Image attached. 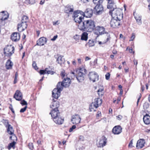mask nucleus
Listing matches in <instances>:
<instances>
[{
  "instance_id": "13d9d810",
  "label": "nucleus",
  "mask_w": 150,
  "mask_h": 150,
  "mask_svg": "<svg viewBox=\"0 0 150 150\" xmlns=\"http://www.w3.org/2000/svg\"><path fill=\"white\" fill-rule=\"evenodd\" d=\"M141 96H142V95H141V94H140V96H139V98H138L137 99V105H138V103H139V100L140 99V98L141 97Z\"/></svg>"
},
{
  "instance_id": "9d476101",
  "label": "nucleus",
  "mask_w": 150,
  "mask_h": 150,
  "mask_svg": "<svg viewBox=\"0 0 150 150\" xmlns=\"http://www.w3.org/2000/svg\"><path fill=\"white\" fill-rule=\"evenodd\" d=\"M75 22L78 23L79 28L81 30L85 31L86 29V22L83 21L82 19H74Z\"/></svg>"
},
{
  "instance_id": "a18cd8bd",
  "label": "nucleus",
  "mask_w": 150,
  "mask_h": 150,
  "mask_svg": "<svg viewBox=\"0 0 150 150\" xmlns=\"http://www.w3.org/2000/svg\"><path fill=\"white\" fill-rule=\"evenodd\" d=\"M60 23V21L59 20H58L56 21H53V25H58Z\"/></svg>"
},
{
  "instance_id": "de8ad7c7",
  "label": "nucleus",
  "mask_w": 150,
  "mask_h": 150,
  "mask_svg": "<svg viewBox=\"0 0 150 150\" xmlns=\"http://www.w3.org/2000/svg\"><path fill=\"white\" fill-rule=\"evenodd\" d=\"M28 147L29 149L32 150L33 148V145L32 143H30L29 144Z\"/></svg>"
},
{
  "instance_id": "774afa93",
  "label": "nucleus",
  "mask_w": 150,
  "mask_h": 150,
  "mask_svg": "<svg viewBox=\"0 0 150 150\" xmlns=\"http://www.w3.org/2000/svg\"><path fill=\"white\" fill-rule=\"evenodd\" d=\"M145 132L148 133L150 134V129H147L145 130Z\"/></svg>"
},
{
  "instance_id": "4be33fe9",
  "label": "nucleus",
  "mask_w": 150,
  "mask_h": 150,
  "mask_svg": "<svg viewBox=\"0 0 150 150\" xmlns=\"http://www.w3.org/2000/svg\"><path fill=\"white\" fill-rule=\"evenodd\" d=\"M122 128L120 126H116L114 127L112 131L113 133L115 134H118L122 132Z\"/></svg>"
},
{
  "instance_id": "9b49d317",
  "label": "nucleus",
  "mask_w": 150,
  "mask_h": 150,
  "mask_svg": "<svg viewBox=\"0 0 150 150\" xmlns=\"http://www.w3.org/2000/svg\"><path fill=\"white\" fill-rule=\"evenodd\" d=\"M84 12L81 11L77 10L74 11L72 14V17L74 19L78 18V19H83Z\"/></svg>"
},
{
  "instance_id": "4468645a",
  "label": "nucleus",
  "mask_w": 150,
  "mask_h": 150,
  "mask_svg": "<svg viewBox=\"0 0 150 150\" xmlns=\"http://www.w3.org/2000/svg\"><path fill=\"white\" fill-rule=\"evenodd\" d=\"M81 120V118L78 115H73L71 120V121L74 124H77L79 123Z\"/></svg>"
},
{
  "instance_id": "e433bc0d",
  "label": "nucleus",
  "mask_w": 150,
  "mask_h": 150,
  "mask_svg": "<svg viewBox=\"0 0 150 150\" xmlns=\"http://www.w3.org/2000/svg\"><path fill=\"white\" fill-rule=\"evenodd\" d=\"M87 44L89 47H92L94 45V41L93 40H89Z\"/></svg>"
},
{
  "instance_id": "7c9ffc66",
  "label": "nucleus",
  "mask_w": 150,
  "mask_h": 150,
  "mask_svg": "<svg viewBox=\"0 0 150 150\" xmlns=\"http://www.w3.org/2000/svg\"><path fill=\"white\" fill-rule=\"evenodd\" d=\"M97 92L99 96L100 97H102L104 93V88L102 86L98 90Z\"/></svg>"
},
{
  "instance_id": "39448f33",
  "label": "nucleus",
  "mask_w": 150,
  "mask_h": 150,
  "mask_svg": "<svg viewBox=\"0 0 150 150\" xmlns=\"http://www.w3.org/2000/svg\"><path fill=\"white\" fill-rule=\"evenodd\" d=\"M14 47L11 45H8L4 49V53L5 56L10 57L14 53Z\"/></svg>"
},
{
  "instance_id": "412c9836",
  "label": "nucleus",
  "mask_w": 150,
  "mask_h": 150,
  "mask_svg": "<svg viewBox=\"0 0 150 150\" xmlns=\"http://www.w3.org/2000/svg\"><path fill=\"white\" fill-rule=\"evenodd\" d=\"M11 38L12 41L15 42L19 40L20 39L19 33L16 32L13 33L11 35Z\"/></svg>"
},
{
  "instance_id": "f257e3e1",
  "label": "nucleus",
  "mask_w": 150,
  "mask_h": 150,
  "mask_svg": "<svg viewBox=\"0 0 150 150\" xmlns=\"http://www.w3.org/2000/svg\"><path fill=\"white\" fill-rule=\"evenodd\" d=\"M71 84V80L69 78L67 77L63 79L61 82H59L57 86V88H55L52 91V96L53 98L57 99L60 96V92L63 90V87H68Z\"/></svg>"
},
{
  "instance_id": "58836bf2",
  "label": "nucleus",
  "mask_w": 150,
  "mask_h": 150,
  "mask_svg": "<svg viewBox=\"0 0 150 150\" xmlns=\"http://www.w3.org/2000/svg\"><path fill=\"white\" fill-rule=\"evenodd\" d=\"M65 75L66 74L64 70H63L61 72L60 75L62 79H63L64 78H65Z\"/></svg>"
},
{
  "instance_id": "aec40b11",
  "label": "nucleus",
  "mask_w": 150,
  "mask_h": 150,
  "mask_svg": "<svg viewBox=\"0 0 150 150\" xmlns=\"http://www.w3.org/2000/svg\"><path fill=\"white\" fill-rule=\"evenodd\" d=\"M47 41V38L44 37H42L37 41V45L39 46H43L45 44Z\"/></svg>"
},
{
  "instance_id": "49530a36",
  "label": "nucleus",
  "mask_w": 150,
  "mask_h": 150,
  "mask_svg": "<svg viewBox=\"0 0 150 150\" xmlns=\"http://www.w3.org/2000/svg\"><path fill=\"white\" fill-rule=\"evenodd\" d=\"M76 128V126L75 125H73L72 126V127L70 128L69 130V132H72L73 130L75 129Z\"/></svg>"
},
{
  "instance_id": "b1692460",
  "label": "nucleus",
  "mask_w": 150,
  "mask_h": 150,
  "mask_svg": "<svg viewBox=\"0 0 150 150\" xmlns=\"http://www.w3.org/2000/svg\"><path fill=\"white\" fill-rule=\"evenodd\" d=\"M145 144V142L144 140L143 139H141L137 141L136 147L138 149H141L144 146Z\"/></svg>"
},
{
  "instance_id": "ddd939ff",
  "label": "nucleus",
  "mask_w": 150,
  "mask_h": 150,
  "mask_svg": "<svg viewBox=\"0 0 150 150\" xmlns=\"http://www.w3.org/2000/svg\"><path fill=\"white\" fill-rule=\"evenodd\" d=\"M107 142V138L104 136H102L97 143V146L98 147H103L106 145Z\"/></svg>"
},
{
  "instance_id": "c85d7f7f",
  "label": "nucleus",
  "mask_w": 150,
  "mask_h": 150,
  "mask_svg": "<svg viewBox=\"0 0 150 150\" xmlns=\"http://www.w3.org/2000/svg\"><path fill=\"white\" fill-rule=\"evenodd\" d=\"M143 120L145 124L148 125L150 123V116L149 115L146 114L143 117Z\"/></svg>"
},
{
  "instance_id": "f8f14e48",
  "label": "nucleus",
  "mask_w": 150,
  "mask_h": 150,
  "mask_svg": "<svg viewBox=\"0 0 150 150\" xmlns=\"http://www.w3.org/2000/svg\"><path fill=\"white\" fill-rule=\"evenodd\" d=\"M24 19H22L21 23L18 24L17 29L19 31L21 32L23 31L27 27V25L26 21H24Z\"/></svg>"
},
{
  "instance_id": "a878e982",
  "label": "nucleus",
  "mask_w": 150,
  "mask_h": 150,
  "mask_svg": "<svg viewBox=\"0 0 150 150\" xmlns=\"http://www.w3.org/2000/svg\"><path fill=\"white\" fill-rule=\"evenodd\" d=\"M54 122L57 124L61 125L62 124L64 121V119L62 118L60 115L53 119Z\"/></svg>"
},
{
  "instance_id": "72a5a7b5",
  "label": "nucleus",
  "mask_w": 150,
  "mask_h": 150,
  "mask_svg": "<svg viewBox=\"0 0 150 150\" xmlns=\"http://www.w3.org/2000/svg\"><path fill=\"white\" fill-rule=\"evenodd\" d=\"M16 143V142L14 141L11 143H10L8 144V149L9 150H10L11 147L14 148L15 146V145Z\"/></svg>"
},
{
  "instance_id": "20e7f679",
  "label": "nucleus",
  "mask_w": 150,
  "mask_h": 150,
  "mask_svg": "<svg viewBox=\"0 0 150 150\" xmlns=\"http://www.w3.org/2000/svg\"><path fill=\"white\" fill-rule=\"evenodd\" d=\"M86 29L89 32H92L95 28V23L91 19L85 21Z\"/></svg>"
},
{
  "instance_id": "2f4dec72",
  "label": "nucleus",
  "mask_w": 150,
  "mask_h": 150,
  "mask_svg": "<svg viewBox=\"0 0 150 150\" xmlns=\"http://www.w3.org/2000/svg\"><path fill=\"white\" fill-rule=\"evenodd\" d=\"M63 57V56H59L58 57L57 59V61L58 62V64H61L64 63L65 60Z\"/></svg>"
},
{
  "instance_id": "e2e57ef3",
  "label": "nucleus",
  "mask_w": 150,
  "mask_h": 150,
  "mask_svg": "<svg viewBox=\"0 0 150 150\" xmlns=\"http://www.w3.org/2000/svg\"><path fill=\"white\" fill-rule=\"evenodd\" d=\"M9 108L10 109V110H11V111L13 113H14V110H13V108H12V106L11 107H9Z\"/></svg>"
},
{
  "instance_id": "393cba45",
  "label": "nucleus",
  "mask_w": 150,
  "mask_h": 150,
  "mask_svg": "<svg viewBox=\"0 0 150 150\" xmlns=\"http://www.w3.org/2000/svg\"><path fill=\"white\" fill-rule=\"evenodd\" d=\"M59 106V103L58 101H55L54 99L53 100L52 102L51 103L50 105L51 108H52L53 110L58 109Z\"/></svg>"
},
{
  "instance_id": "2eb2a0df",
  "label": "nucleus",
  "mask_w": 150,
  "mask_h": 150,
  "mask_svg": "<svg viewBox=\"0 0 150 150\" xmlns=\"http://www.w3.org/2000/svg\"><path fill=\"white\" fill-rule=\"evenodd\" d=\"M74 10V6L73 5H68L66 6L65 8L64 11L65 13L69 15L71 14Z\"/></svg>"
},
{
  "instance_id": "603ef678",
  "label": "nucleus",
  "mask_w": 150,
  "mask_h": 150,
  "mask_svg": "<svg viewBox=\"0 0 150 150\" xmlns=\"http://www.w3.org/2000/svg\"><path fill=\"white\" fill-rule=\"evenodd\" d=\"M6 19H0V22L1 24L2 25H4L5 24V20Z\"/></svg>"
},
{
  "instance_id": "0eeeda50",
  "label": "nucleus",
  "mask_w": 150,
  "mask_h": 150,
  "mask_svg": "<svg viewBox=\"0 0 150 150\" xmlns=\"http://www.w3.org/2000/svg\"><path fill=\"white\" fill-rule=\"evenodd\" d=\"M95 29L94 33L98 36L104 33H107V32L105 31V28L103 26H97L96 27Z\"/></svg>"
},
{
  "instance_id": "7ed1b4c3",
  "label": "nucleus",
  "mask_w": 150,
  "mask_h": 150,
  "mask_svg": "<svg viewBox=\"0 0 150 150\" xmlns=\"http://www.w3.org/2000/svg\"><path fill=\"white\" fill-rule=\"evenodd\" d=\"M87 70L84 68H80L76 71V78L79 82H82L84 80V76L86 74Z\"/></svg>"
},
{
  "instance_id": "8fccbe9b",
  "label": "nucleus",
  "mask_w": 150,
  "mask_h": 150,
  "mask_svg": "<svg viewBox=\"0 0 150 150\" xmlns=\"http://www.w3.org/2000/svg\"><path fill=\"white\" fill-rule=\"evenodd\" d=\"M133 139L131 140L130 142L129 143L128 145V146L129 147L132 148V147H133V146L132 145L133 144Z\"/></svg>"
},
{
  "instance_id": "6e6552de",
  "label": "nucleus",
  "mask_w": 150,
  "mask_h": 150,
  "mask_svg": "<svg viewBox=\"0 0 150 150\" xmlns=\"http://www.w3.org/2000/svg\"><path fill=\"white\" fill-rule=\"evenodd\" d=\"M88 77L89 79L93 82L98 81L99 79V76L95 71L90 72L88 74Z\"/></svg>"
},
{
  "instance_id": "5701e85b",
  "label": "nucleus",
  "mask_w": 150,
  "mask_h": 150,
  "mask_svg": "<svg viewBox=\"0 0 150 150\" xmlns=\"http://www.w3.org/2000/svg\"><path fill=\"white\" fill-rule=\"evenodd\" d=\"M13 97L17 100H21L22 99V95L19 90H17L16 92Z\"/></svg>"
},
{
  "instance_id": "37998d69",
  "label": "nucleus",
  "mask_w": 150,
  "mask_h": 150,
  "mask_svg": "<svg viewBox=\"0 0 150 150\" xmlns=\"http://www.w3.org/2000/svg\"><path fill=\"white\" fill-rule=\"evenodd\" d=\"M110 74L109 73H107L105 75V78L106 80H108L110 79Z\"/></svg>"
},
{
  "instance_id": "f704fd0d",
  "label": "nucleus",
  "mask_w": 150,
  "mask_h": 150,
  "mask_svg": "<svg viewBox=\"0 0 150 150\" xmlns=\"http://www.w3.org/2000/svg\"><path fill=\"white\" fill-rule=\"evenodd\" d=\"M25 3L27 4H32L35 3V0H25Z\"/></svg>"
},
{
  "instance_id": "6ab92c4d",
  "label": "nucleus",
  "mask_w": 150,
  "mask_h": 150,
  "mask_svg": "<svg viewBox=\"0 0 150 150\" xmlns=\"http://www.w3.org/2000/svg\"><path fill=\"white\" fill-rule=\"evenodd\" d=\"M50 114L51 115L53 119L60 116V112L58 109L52 110L51 111Z\"/></svg>"
},
{
  "instance_id": "338daca9",
  "label": "nucleus",
  "mask_w": 150,
  "mask_h": 150,
  "mask_svg": "<svg viewBox=\"0 0 150 150\" xmlns=\"http://www.w3.org/2000/svg\"><path fill=\"white\" fill-rule=\"evenodd\" d=\"M91 58L88 57H86L85 58V61H87L88 60H90Z\"/></svg>"
},
{
  "instance_id": "69168bd1",
  "label": "nucleus",
  "mask_w": 150,
  "mask_h": 150,
  "mask_svg": "<svg viewBox=\"0 0 150 150\" xmlns=\"http://www.w3.org/2000/svg\"><path fill=\"white\" fill-rule=\"evenodd\" d=\"M134 62L135 65H137V60H134Z\"/></svg>"
},
{
  "instance_id": "0e129e2a",
  "label": "nucleus",
  "mask_w": 150,
  "mask_h": 150,
  "mask_svg": "<svg viewBox=\"0 0 150 150\" xmlns=\"http://www.w3.org/2000/svg\"><path fill=\"white\" fill-rule=\"evenodd\" d=\"M17 82V78H16V77H15V79H14V84L16 83Z\"/></svg>"
},
{
  "instance_id": "a19ab883",
  "label": "nucleus",
  "mask_w": 150,
  "mask_h": 150,
  "mask_svg": "<svg viewBox=\"0 0 150 150\" xmlns=\"http://www.w3.org/2000/svg\"><path fill=\"white\" fill-rule=\"evenodd\" d=\"M135 37V35L134 33H133L132 34V36L130 38V39L129 40V41H133Z\"/></svg>"
},
{
  "instance_id": "dca6fc26",
  "label": "nucleus",
  "mask_w": 150,
  "mask_h": 150,
  "mask_svg": "<svg viewBox=\"0 0 150 150\" xmlns=\"http://www.w3.org/2000/svg\"><path fill=\"white\" fill-rule=\"evenodd\" d=\"M120 24V19H111L110 22V26L113 28L117 27Z\"/></svg>"
},
{
  "instance_id": "423d86ee",
  "label": "nucleus",
  "mask_w": 150,
  "mask_h": 150,
  "mask_svg": "<svg viewBox=\"0 0 150 150\" xmlns=\"http://www.w3.org/2000/svg\"><path fill=\"white\" fill-rule=\"evenodd\" d=\"M5 123H6L8 125V128L7 131L8 133L10 135H12V136L10 137V139L11 140H16V137L14 134V131L12 127L10 124H8V121L7 120H4Z\"/></svg>"
},
{
  "instance_id": "052dcab7",
  "label": "nucleus",
  "mask_w": 150,
  "mask_h": 150,
  "mask_svg": "<svg viewBox=\"0 0 150 150\" xmlns=\"http://www.w3.org/2000/svg\"><path fill=\"white\" fill-rule=\"evenodd\" d=\"M97 113H98V114L96 115V117H100L101 116V112H100L98 111V112Z\"/></svg>"
},
{
  "instance_id": "5fc2aeb1",
  "label": "nucleus",
  "mask_w": 150,
  "mask_h": 150,
  "mask_svg": "<svg viewBox=\"0 0 150 150\" xmlns=\"http://www.w3.org/2000/svg\"><path fill=\"white\" fill-rule=\"evenodd\" d=\"M117 119L118 120H120L122 118V116L121 115H119L118 116H117Z\"/></svg>"
},
{
  "instance_id": "c9c22d12",
  "label": "nucleus",
  "mask_w": 150,
  "mask_h": 150,
  "mask_svg": "<svg viewBox=\"0 0 150 150\" xmlns=\"http://www.w3.org/2000/svg\"><path fill=\"white\" fill-rule=\"evenodd\" d=\"M103 0H93V2L95 4H101Z\"/></svg>"
},
{
  "instance_id": "bf43d9fd",
  "label": "nucleus",
  "mask_w": 150,
  "mask_h": 150,
  "mask_svg": "<svg viewBox=\"0 0 150 150\" xmlns=\"http://www.w3.org/2000/svg\"><path fill=\"white\" fill-rule=\"evenodd\" d=\"M134 18L135 19H138L139 18H142V16H136L135 15V14H134Z\"/></svg>"
},
{
  "instance_id": "6e6d98bb",
  "label": "nucleus",
  "mask_w": 150,
  "mask_h": 150,
  "mask_svg": "<svg viewBox=\"0 0 150 150\" xmlns=\"http://www.w3.org/2000/svg\"><path fill=\"white\" fill-rule=\"evenodd\" d=\"M58 35H56L54 36L53 38L51 39V40L52 41H54L57 38Z\"/></svg>"
},
{
  "instance_id": "a211bd4d",
  "label": "nucleus",
  "mask_w": 150,
  "mask_h": 150,
  "mask_svg": "<svg viewBox=\"0 0 150 150\" xmlns=\"http://www.w3.org/2000/svg\"><path fill=\"white\" fill-rule=\"evenodd\" d=\"M93 14V11L92 9L90 8L87 9L84 14H83V18L85 17L86 18H90Z\"/></svg>"
},
{
  "instance_id": "f03ea898",
  "label": "nucleus",
  "mask_w": 150,
  "mask_h": 150,
  "mask_svg": "<svg viewBox=\"0 0 150 150\" xmlns=\"http://www.w3.org/2000/svg\"><path fill=\"white\" fill-rule=\"evenodd\" d=\"M109 14L111 15L112 19H121L123 17V13L119 8H113L109 11Z\"/></svg>"
},
{
  "instance_id": "473e14b6",
  "label": "nucleus",
  "mask_w": 150,
  "mask_h": 150,
  "mask_svg": "<svg viewBox=\"0 0 150 150\" xmlns=\"http://www.w3.org/2000/svg\"><path fill=\"white\" fill-rule=\"evenodd\" d=\"M88 34L86 32H83L82 34L81 37V39L82 40L86 41L87 40L88 38Z\"/></svg>"
},
{
  "instance_id": "4d7b16f0",
  "label": "nucleus",
  "mask_w": 150,
  "mask_h": 150,
  "mask_svg": "<svg viewBox=\"0 0 150 150\" xmlns=\"http://www.w3.org/2000/svg\"><path fill=\"white\" fill-rule=\"evenodd\" d=\"M79 140L83 141L84 140V138L83 136H79Z\"/></svg>"
},
{
  "instance_id": "1a4fd4ad",
  "label": "nucleus",
  "mask_w": 150,
  "mask_h": 150,
  "mask_svg": "<svg viewBox=\"0 0 150 150\" xmlns=\"http://www.w3.org/2000/svg\"><path fill=\"white\" fill-rule=\"evenodd\" d=\"M102 103V99L99 98H95L94 100V102L93 103L91 106H90L89 108L91 111H92L93 109V107H94L96 108L98 107L99 105H100Z\"/></svg>"
},
{
  "instance_id": "c756f323",
  "label": "nucleus",
  "mask_w": 150,
  "mask_h": 150,
  "mask_svg": "<svg viewBox=\"0 0 150 150\" xmlns=\"http://www.w3.org/2000/svg\"><path fill=\"white\" fill-rule=\"evenodd\" d=\"M13 65V63L9 59L8 60L6 63V67L8 69H12Z\"/></svg>"
},
{
  "instance_id": "680f3d73",
  "label": "nucleus",
  "mask_w": 150,
  "mask_h": 150,
  "mask_svg": "<svg viewBox=\"0 0 150 150\" xmlns=\"http://www.w3.org/2000/svg\"><path fill=\"white\" fill-rule=\"evenodd\" d=\"M28 17L26 16L23 15L21 19H28Z\"/></svg>"
},
{
  "instance_id": "ea45409f",
  "label": "nucleus",
  "mask_w": 150,
  "mask_h": 150,
  "mask_svg": "<svg viewBox=\"0 0 150 150\" xmlns=\"http://www.w3.org/2000/svg\"><path fill=\"white\" fill-rule=\"evenodd\" d=\"M21 103L22 105H27V102L24 100H23L21 102Z\"/></svg>"
},
{
  "instance_id": "864d4df0",
  "label": "nucleus",
  "mask_w": 150,
  "mask_h": 150,
  "mask_svg": "<svg viewBox=\"0 0 150 150\" xmlns=\"http://www.w3.org/2000/svg\"><path fill=\"white\" fill-rule=\"evenodd\" d=\"M136 22L137 24L139 25H140L142 23L141 19H136Z\"/></svg>"
},
{
  "instance_id": "09e8293b",
  "label": "nucleus",
  "mask_w": 150,
  "mask_h": 150,
  "mask_svg": "<svg viewBox=\"0 0 150 150\" xmlns=\"http://www.w3.org/2000/svg\"><path fill=\"white\" fill-rule=\"evenodd\" d=\"M107 38L106 39V41H105V42H108V41H109L110 39V35L108 33H107Z\"/></svg>"
},
{
  "instance_id": "f3484780",
  "label": "nucleus",
  "mask_w": 150,
  "mask_h": 150,
  "mask_svg": "<svg viewBox=\"0 0 150 150\" xmlns=\"http://www.w3.org/2000/svg\"><path fill=\"white\" fill-rule=\"evenodd\" d=\"M95 12L96 14L99 15L101 14L103 10V7L101 4H96L94 7Z\"/></svg>"
},
{
  "instance_id": "4c0bfd02",
  "label": "nucleus",
  "mask_w": 150,
  "mask_h": 150,
  "mask_svg": "<svg viewBox=\"0 0 150 150\" xmlns=\"http://www.w3.org/2000/svg\"><path fill=\"white\" fill-rule=\"evenodd\" d=\"M47 68H46L45 70H40V71L39 73L40 74L44 75L47 74Z\"/></svg>"
},
{
  "instance_id": "79ce46f5",
  "label": "nucleus",
  "mask_w": 150,
  "mask_h": 150,
  "mask_svg": "<svg viewBox=\"0 0 150 150\" xmlns=\"http://www.w3.org/2000/svg\"><path fill=\"white\" fill-rule=\"evenodd\" d=\"M27 108V106L26 105L24 108H21V110H20V112L21 113L24 112L26 110Z\"/></svg>"
},
{
  "instance_id": "3c124183",
  "label": "nucleus",
  "mask_w": 150,
  "mask_h": 150,
  "mask_svg": "<svg viewBox=\"0 0 150 150\" xmlns=\"http://www.w3.org/2000/svg\"><path fill=\"white\" fill-rule=\"evenodd\" d=\"M54 72L52 71H50V70H49V71H47V74H51V75H52L54 73Z\"/></svg>"
},
{
  "instance_id": "cd10ccee",
  "label": "nucleus",
  "mask_w": 150,
  "mask_h": 150,
  "mask_svg": "<svg viewBox=\"0 0 150 150\" xmlns=\"http://www.w3.org/2000/svg\"><path fill=\"white\" fill-rule=\"evenodd\" d=\"M108 1L107 8H116L115 4L111 0H107Z\"/></svg>"
},
{
  "instance_id": "c03bdc74",
  "label": "nucleus",
  "mask_w": 150,
  "mask_h": 150,
  "mask_svg": "<svg viewBox=\"0 0 150 150\" xmlns=\"http://www.w3.org/2000/svg\"><path fill=\"white\" fill-rule=\"evenodd\" d=\"M32 65H33V68L35 70L38 69V68L36 64V63L35 62H33Z\"/></svg>"
},
{
  "instance_id": "bb28decb",
  "label": "nucleus",
  "mask_w": 150,
  "mask_h": 150,
  "mask_svg": "<svg viewBox=\"0 0 150 150\" xmlns=\"http://www.w3.org/2000/svg\"><path fill=\"white\" fill-rule=\"evenodd\" d=\"M8 13L6 11H2L0 13V19H8Z\"/></svg>"
}]
</instances>
